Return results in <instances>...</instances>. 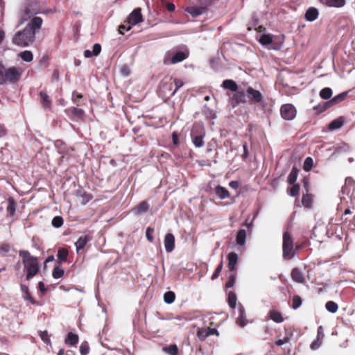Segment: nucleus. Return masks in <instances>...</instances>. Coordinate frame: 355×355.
Wrapping results in <instances>:
<instances>
[{
	"label": "nucleus",
	"instance_id": "f257e3e1",
	"mask_svg": "<svg viewBox=\"0 0 355 355\" xmlns=\"http://www.w3.org/2000/svg\"><path fill=\"white\" fill-rule=\"evenodd\" d=\"M43 20L40 17L31 19L23 31L17 32L12 37V43L19 46H27L35 39V33L41 28Z\"/></svg>",
	"mask_w": 355,
	"mask_h": 355
},
{
	"label": "nucleus",
	"instance_id": "f03ea898",
	"mask_svg": "<svg viewBox=\"0 0 355 355\" xmlns=\"http://www.w3.org/2000/svg\"><path fill=\"white\" fill-rule=\"evenodd\" d=\"M234 98L238 103L249 102L250 103L259 104L263 101L261 93L251 87H248L245 91H239L234 95Z\"/></svg>",
	"mask_w": 355,
	"mask_h": 355
},
{
	"label": "nucleus",
	"instance_id": "7ed1b4c3",
	"mask_svg": "<svg viewBox=\"0 0 355 355\" xmlns=\"http://www.w3.org/2000/svg\"><path fill=\"white\" fill-rule=\"evenodd\" d=\"M159 94L162 98H170L175 95L174 80L172 77H165L159 85Z\"/></svg>",
	"mask_w": 355,
	"mask_h": 355
},
{
	"label": "nucleus",
	"instance_id": "20e7f679",
	"mask_svg": "<svg viewBox=\"0 0 355 355\" xmlns=\"http://www.w3.org/2000/svg\"><path fill=\"white\" fill-rule=\"evenodd\" d=\"M283 257L285 259H291L294 255L293 241L291 234L286 232L283 234Z\"/></svg>",
	"mask_w": 355,
	"mask_h": 355
},
{
	"label": "nucleus",
	"instance_id": "39448f33",
	"mask_svg": "<svg viewBox=\"0 0 355 355\" xmlns=\"http://www.w3.org/2000/svg\"><path fill=\"white\" fill-rule=\"evenodd\" d=\"M205 132L202 125L197 124L195 125L191 130V136L193 145L196 148H200L204 146V137Z\"/></svg>",
	"mask_w": 355,
	"mask_h": 355
},
{
	"label": "nucleus",
	"instance_id": "423d86ee",
	"mask_svg": "<svg viewBox=\"0 0 355 355\" xmlns=\"http://www.w3.org/2000/svg\"><path fill=\"white\" fill-rule=\"evenodd\" d=\"M21 71L16 67L5 68L4 84L6 81L15 83L20 78Z\"/></svg>",
	"mask_w": 355,
	"mask_h": 355
},
{
	"label": "nucleus",
	"instance_id": "0eeeda50",
	"mask_svg": "<svg viewBox=\"0 0 355 355\" xmlns=\"http://www.w3.org/2000/svg\"><path fill=\"white\" fill-rule=\"evenodd\" d=\"M282 117L286 121L293 120L296 116L295 107L291 104H284L280 108Z\"/></svg>",
	"mask_w": 355,
	"mask_h": 355
},
{
	"label": "nucleus",
	"instance_id": "6e6552de",
	"mask_svg": "<svg viewBox=\"0 0 355 355\" xmlns=\"http://www.w3.org/2000/svg\"><path fill=\"white\" fill-rule=\"evenodd\" d=\"M24 266L27 269L26 279L29 280L31 278L33 277L39 270L36 258L31 259L28 262L25 263Z\"/></svg>",
	"mask_w": 355,
	"mask_h": 355
},
{
	"label": "nucleus",
	"instance_id": "1a4fd4ad",
	"mask_svg": "<svg viewBox=\"0 0 355 355\" xmlns=\"http://www.w3.org/2000/svg\"><path fill=\"white\" fill-rule=\"evenodd\" d=\"M142 21V15L140 8L135 9L128 16V22L131 25H136Z\"/></svg>",
	"mask_w": 355,
	"mask_h": 355
},
{
	"label": "nucleus",
	"instance_id": "9d476101",
	"mask_svg": "<svg viewBox=\"0 0 355 355\" xmlns=\"http://www.w3.org/2000/svg\"><path fill=\"white\" fill-rule=\"evenodd\" d=\"M35 14H37V11L32 10L30 8V6H26L24 10H21L19 12V17L21 19V20L17 25V27L22 25L25 21H26L28 19L31 18L33 15Z\"/></svg>",
	"mask_w": 355,
	"mask_h": 355
},
{
	"label": "nucleus",
	"instance_id": "9b49d317",
	"mask_svg": "<svg viewBox=\"0 0 355 355\" xmlns=\"http://www.w3.org/2000/svg\"><path fill=\"white\" fill-rule=\"evenodd\" d=\"M164 248L167 252H171L175 248V236L171 233H168L165 235Z\"/></svg>",
	"mask_w": 355,
	"mask_h": 355
},
{
	"label": "nucleus",
	"instance_id": "f8f14e48",
	"mask_svg": "<svg viewBox=\"0 0 355 355\" xmlns=\"http://www.w3.org/2000/svg\"><path fill=\"white\" fill-rule=\"evenodd\" d=\"M228 268L230 272H235L236 266L238 263V255L236 253L232 252L227 255Z\"/></svg>",
	"mask_w": 355,
	"mask_h": 355
},
{
	"label": "nucleus",
	"instance_id": "ddd939ff",
	"mask_svg": "<svg viewBox=\"0 0 355 355\" xmlns=\"http://www.w3.org/2000/svg\"><path fill=\"white\" fill-rule=\"evenodd\" d=\"M291 277L297 283H303L304 280L302 272L298 268H294L291 271Z\"/></svg>",
	"mask_w": 355,
	"mask_h": 355
},
{
	"label": "nucleus",
	"instance_id": "4468645a",
	"mask_svg": "<svg viewBox=\"0 0 355 355\" xmlns=\"http://www.w3.org/2000/svg\"><path fill=\"white\" fill-rule=\"evenodd\" d=\"M318 17V11L315 8H309L305 13L304 17L309 21L315 20Z\"/></svg>",
	"mask_w": 355,
	"mask_h": 355
},
{
	"label": "nucleus",
	"instance_id": "2eb2a0df",
	"mask_svg": "<svg viewBox=\"0 0 355 355\" xmlns=\"http://www.w3.org/2000/svg\"><path fill=\"white\" fill-rule=\"evenodd\" d=\"M222 87L225 89H230L236 93L239 91L238 90V85L236 82L230 79L225 80L223 82Z\"/></svg>",
	"mask_w": 355,
	"mask_h": 355
},
{
	"label": "nucleus",
	"instance_id": "dca6fc26",
	"mask_svg": "<svg viewBox=\"0 0 355 355\" xmlns=\"http://www.w3.org/2000/svg\"><path fill=\"white\" fill-rule=\"evenodd\" d=\"M343 122H344V118L342 116L338 117V118L333 120L329 124L328 128L329 130H331V131L339 129L343 125Z\"/></svg>",
	"mask_w": 355,
	"mask_h": 355
},
{
	"label": "nucleus",
	"instance_id": "f3484780",
	"mask_svg": "<svg viewBox=\"0 0 355 355\" xmlns=\"http://www.w3.org/2000/svg\"><path fill=\"white\" fill-rule=\"evenodd\" d=\"M149 206L148 204L145 202H141L137 207L132 209V211H134L136 214L140 215L148 210Z\"/></svg>",
	"mask_w": 355,
	"mask_h": 355
},
{
	"label": "nucleus",
	"instance_id": "a211bd4d",
	"mask_svg": "<svg viewBox=\"0 0 355 355\" xmlns=\"http://www.w3.org/2000/svg\"><path fill=\"white\" fill-rule=\"evenodd\" d=\"M90 239V236L87 235L80 236L75 243L77 252L83 249Z\"/></svg>",
	"mask_w": 355,
	"mask_h": 355
},
{
	"label": "nucleus",
	"instance_id": "6ab92c4d",
	"mask_svg": "<svg viewBox=\"0 0 355 355\" xmlns=\"http://www.w3.org/2000/svg\"><path fill=\"white\" fill-rule=\"evenodd\" d=\"M78 339L79 338L77 334L69 332L67 334L64 342L67 345L75 346L78 343Z\"/></svg>",
	"mask_w": 355,
	"mask_h": 355
},
{
	"label": "nucleus",
	"instance_id": "aec40b11",
	"mask_svg": "<svg viewBox=\"0 0 355 355\" xmlns=\"http://www.w3.org/2000/svg\"><path fill=\"white\" fill-rule=\"evenodd\" d=\"M215 191H216V195L220 199H225V198L230 197L229 191L225 187H221L220 185H218L217 187H216Z\"/></svg>",
	"mask_w": 355,
	"mask_h": 355
},
{
	"label": "nucleus",
	"instance_id": "412c9836",
	"mask_svg": "<svg viewBox=\"0 0 355 355\" xmlns=\"http://www.w3.org/2000/svg\"><path fill=\"white\" fill-rule=\"evenodd\" d=\"M7 216L12 217L15 212V202L12 198L8 199V206L6 208Z\"/></svg>",
	"mask_w": 355,
	"mask_h": 355
},
{
	"label": "nucleus",
	"instance_id": "4be33fe9",
	"mask_svg": "<svg viewBox=\"0 0 355 355\" xmlns=\"http://www.w3.org/2000/svg\"><path fill=\"white\" fill-rule=\"evenodd\" d=\"M347 94V92H343V93L336 96L331 101L327 102L325 103V105L327 107H328L331 105L336 104L338 103L343 101L346 98Z\"/></svg>",
	"mask_w": 355,
	"mask_h": 355
},
{
	"label": "nucleus",
	"instance_id": "5701e85b",
	"mask_svg": "<svg viewBox=\"0 0 355 355\" xmlns=\"http://www.w3.org/2000/svg\"><path fill=\"white\" fill-rule=\"evenodd\" d=\"M246 240V231L243 229L240 230L236 235V243L239 245H243Z\"/></svg>",
	"mask_w": 355,
	"mask_h": 355
},
{
	"label": "nucleus",
	"instance_id": "b1692460",
	"mask_svg": "<svg viewBox=\"0 0 355 355\" xmlns=\"http://www.w3.org/2000/svg\"><path fill=\"white\" fill-rule=\"evenodd\" d=\"M204 7H191L187 9V11L193 17H198L205 12Z\"/></svg>",
	"mask_w": 355,
	"mask_h": 355
},
{
	"label": "nucleus",
	"instance_id": "393cba45",
	"mask_svg": "<svg viewBox=\"0 0 355 355\" xmlns=\"http://www.w3.org/2000/svg\"><path fill=\"white\" fill-rule=\"evenodd\" d=\"M239 316L237 318V323L240 327H244L245 325V322L244 319L245 318V309L243 306L240 305L239 307Z\"/></svg>",
	"mask_w": 355,
	"mask_h": 355
},
{
	"label": "nucleus",
	"instance_id": "a878e982",
	"mask_svg": "<svg viewBox=\"0 0 355 355\" xmlns=\"http://www.w3.org/2000/svg\"><path fill=\"white\" fill-rule=\"evenodd\" d=\"M21 290L22 293H24V298L26 300L29 301L33 304H36L35 300L31 296V295L28 292V286H26L24 284H21Z\"/></svg>",
	"mask_w": 355,
	"mask_h": 355
},
{
	"label": "nucleus",
	"instance_id": "bb28decb",
	"mask_svg": "<svg viewBox=\"0 0 355 355\" xmlns=\"http://www.w3.org/2000/svg\"><path fill=\"white\" fill-rule=\"evenodd\" d=\"M322 3L329 6L341 7L345 3V0H320Z\"/></svg>",
	"mask_w": 355,
	"mask_h": 355
},
{
	"label": "nucleus",
	"instance_id": "cd10ccee",
	"mask_svg": "<svg viewBox=\"0 0 355 355\" xmlns=\"http://www.w3.org/2000/svg\"><path fill=\"white\" fill-rule=\"evenodd\" d=\"M187 57V54L182 51L177 52L171 58V63L175 64L182 62Z\"/></svg>",
	"mask_w": 355,
	"mask_h": 355
},
{
	"label": "nucleus",
	"instance_id": "c85d7f7f",
	"mask_svg": "<svg viewBox=\"0 0 355 355\" xmlns=\"http://www.w3.org/2000/svg\"><path fill=\"white\" fill-rule=\"evenodd\" d=\"M64 274V271L63 269L60 268V263H56V265L53 270L52 275L53 278L58 279L62 277Z\"/></svg>",
	"mask_w": 355,
	"mask_h": 355
},
{
	"label": "nucleus",
	"instance_id": "c756f323",
	"mask_svg": "<svg viewBox=\"0 0 355 355\" xmlns=\"http://www.w3.org/2000/svg\"><path fill=\"white\" fill-rule=\"evenodd\" d=\"M298 169L296 167H293L290 174L288 177V182L290 184H293L297 180V174H298Z\"/></svg>",
	"mask_w": 355,
	"mask_h": 355
},
{
	"label": "nucleus",
	"instance_id": "7c9ffc66",
	"mask_svg": "<svg viewBox=\"0 0 355 355\" xmlns=\"http://www.w3.org/2000/svg\"><path fill=\"white\" fill-rule=\"evenodd\" d=\"M270 318L275 322L280 323L283 321V318L281 313L272 310L269 313Z\"/></svg>",
	"mask_w": 355,
	"mask_h": 355
},
{
	"label": "nucleus",
	"instance_id": "2f4dec72",
	"mask_svg": "<svg viewBox=\"0 0 355 355\" xmlns=\"http://www.w3.org/2000/svg\"><path fill=\"white\" fill-rule=\"evenodd\" d=\"M41 101L44 107H49L51 106V101L49 100V96L44 91H41L40 93Z\"/></svg>",
	"mask_w": 355,
	"mask_h": 355
},
{
	"label": "nucleus",
	"instance_id": "473e14b6",
	"mask_svg": "<svg viewBox=\"0 0 355 355\" xmlns=\"http://www.w3.org/2000/svg\"><path fill=\"white\" fill-rule=\"evenodd\" d=\"M236 281V272H231V273L227 277V281L225 284V287L227 288H232Z\"/></svg>",
	"mask_w": 355,
	"mask_h": 355
},
{
	"label": "nucleus",
	"instance_id": "72a5a7b5",
	"mask_svg": "<svg viewBox=\"0 0 355 355\" xmlns=\"http://www.w3.org/2000/svg\"><path fill=\"white\" fill-rule=\"evenodd\" d=\"M162 349L170 355H177L178 353V348L176 345H171L168 347H164Z\"/></svg>",
	"mask_w": 355,
	"mask_h": 355
},
{
	"label": "nucleus",
	"instance_id": "f704fd0d",
	"mask_svg": "<svg viewBox=\"0 0 355 355\" xmlns=\"http://www.w3.org/2000/svg\"><path fill=\"white\" fill-rule=\"evenodd\" d=\"M20 58L25 62H31L33 59V55L31 51H24L19 53Z\"/></svg>",
	"mask_w": 355,
	"mask_h": 355
},
{
	"label": "nucleus",
	"instance_id": "c9c22d12",
	"mask_svg": "<svg viewBox=\"0 0 355 355\" xmlns=\"http://www.w3.org/2000/svg\"><path fill=\"white\" fill-rule=\"evenodd\" d=\"M325 307L329 312L332 313H336L338 309V304L333 301H328L326 303Z\"/></svg>",
	"mask_w": 355,
	"mask_h": 355
},
{
	"label": "nucleus",
	"instance_id": "e433bc0d",
	"mask_svg": "<svg viewBox=\"0 0 355 355\" xmlns=\"http://www.w3.org/2000/svg\"><path fill=\"white\" fill-rule=\"evenodd\" d=\"M331 95H332V90L329 87L323 88L320 92V97L325 100L329 99L331 96Z\"/></svg>",
	"mask_w": 355,
	"mask_h": 355
},
{
	"label": "nucleus",
	"instance_id": "4c0bfd02",
	"mask_svg": "<svg viewBox=\"0 0 355 355\" xmlns=\"http://www.w3.org/2000/svg\"><path fill=\"white\" fill-rule=\"evenodd\" d=\"M175 298V293L173 291H167L164 295V300L166 304H171Z\"/></svg>",
	"mask_w": 355,
	"mask_h": 355
},
{
	"label": "nucleus",
	"instance_id": "58836bf2",
	"mask_svg": "<svg viewBox=\"0 0 355 355\" xmlns=\"http://www.w3.org/2000/svg\"><path fill=\"white\" fill-rule=\"evenodd\" d=\"M272 42V36L271 35L263 34L260 37L259 42L263 45H268Z\"/></svg>",
	"mask_w": 355,
	"mask_h": 355
},
{
	"label": "nucleus",
	"instance_id": "ea45409f",
	"mask_svg": "<svg viewBox=\"0 0 355 355\" xmlns=\"http://www.w3.org/2000/svg\"><path fill=\"white\" fill-rule=\"evenodd\" d=\"M228 304H229L230 306L232 309H234L236 307V294L232 291H230L228 293Z\"/></svg>",
	"mask_w": 355,
	"mask_h": 355
},
{
	"label": "nucleus",
	"instance_id": "a19ab883",
	"mask_svg": "<svg viewBox=\"0 0 355 355\" xmlns=\"http://www.w3.org/2000/svg\"><path fill=\"white\" fill-rule=\"evenodd\" d=\"M19 254V256L23 258L24 264L25 263L28 262L31 259H35V257L31 256L29 252L26 251V250H20Z\"/></svg>",
	"mask_w": 355,
	"mask_h": 355
},
{
	"label": "nucleus",
	"instance_id": "79ce46f5",
	"mask_svg": "<svg viewBox=\"0 0 355 355\" xmlns=\"http://www.w3.org/2000/svg\"><path fill=\"white\" fill-rule=\"evenodd\" d=\"M58 258L62 261H66L68 256V250L65 248H60L58 251Z\"/></svg>",
	"mask_w": 355,
	"mask_h": 355
},
{
	"label": "nucleus",
	"instance_id": "37998d69",
	"mask_svg": "<svg viewBox=\"0 0 355 355\" xmlns=\"http://www.w3.org/2000/svg\"><path fill=\"white\" fill-rule=\"evenodd\" d=\"M302 202L304 207H311L312 205L311 196L309 194L303 195Z\"/></svg>",
	"mask_w": 355,
	"mask_h": 355
},
{
	"label": "nucleus",
	"instance_id": "c03bdc74",
	"mask_svg": "<svg viewBox=\"0 0 355 355\" xmlns=\"http://www.w3.org/2000/svg\"><path fill=\"white\" fill-rule=\"evenodd\" d=\"M197 336L199 340L202 341L205 340L209 336L207 329H198L197 331Z\"/></svg>",
	"mask_w": 355,
	"mask_h": 355
},
{
	"label": "nucleus",
	"instance_id": "a18cd8bd",
	"mask_svg": "<svg viewBox=\"0 0 355 355\" xmlns=\"http://www.w3.org/2000/svg\"><path fill=\"white\" fill-rule=\"evenodd\" d=\"M302 298L299 295H294L293 297V303H292V308L294 309H297L299 308L302 304Z\"/></svg>",
	"mask_w": 355,
	"mask_h": 355
},
{
	"label": "nucleus",
	"instance_id": "49530a36",
	"mask_svg": "<svg viewBox=\"0 0 355 355\" xmlns=\"http://www.w3.org/2000/svg\"><path fill=\"white\" fill-rule=\"evenodd\" d=\"M313 159L311 157H306L304 162V166H303L304 170L306 171H310L313 166Z\"/></svg>",
	"mask_w": 355,
	"mask_h": 355
},
{
	"label": "nucleus",
	"instance_id": "de8ad7c7",
	"mask_svg": "<svg viewBox=\"0 0 355 355\" xmlns=\"http://www.w3.org/2000/svg\"><path fill=\"white\" fill-rule=\"evenodd\" d=\"M51 223L56 228L60 227L63 225V219L61 216H55Z\"/></svg>",
	"mask_w": 355,
	"mask_h": 355
},
{
	"label": "nucleus",
	"instance_id": "09e8293b",
	"mask_svg": "<svg viewBox=\"0 0 355 355\" xmlns=\"http://www.w3.org/2000/svg\"><path fill=\"white\" fill-rule=\"evenodd\" d=\"M89 352V347L87 342H83L80 346V352L82 355H87Z\"/></svg>",
	"mask_w": 355,
	"mask_h": 355
},
{
	"label": "nucleus",
	"instance_id": "8fccbe9b",
	"mask_svg": "<svg viewBox=\"0 0 355 355\" xmlns=\"http://www.w3.org/2000/svg\"><path fill=\"white\" fill-rule=\"evenodd\" d=\"M11 249V246L8 243H3L0 245V253L3 255L7 254Z\"/></svg>",
	"mask_w": 355,
	"mask_h": 355
},
{
	"label": "nucleus",
	"instance_id": "3c124183",
	"mask_svg": "<svg viewBox=\"0 0 355 355\" xmlns=\"http://www.w3.org/2000/svg\"><path fill=\"white\" fill-rule=\"evenodd\" d=\"M300 192V185L298 184H293V187L289 191V195L294 197L297 196Z\"/></svg>",
	"mask_w": 355,
	"mask_h": 355
},
{
	"label": "nucleus",
	"instance_id": "603ef678",
	"mask_svg": "<svg viewBox=\"0 0 355 355\" xmlns=\"http://www.w3.org/2000/svg\"><path fill=\"white\" fill-rule=\"evenodd\" d=\"M70 111L72 114L78 117H82L83 116L84 112L82 109L77 107L70 108Z\"/></svg>",
	"mask_w": 355,
	"mask_h": 355
},
{
	"label": "nucleus",
	"instance_id": "864d4df0",
	"mask_svg": "<svg viewBox=\"0 0 355 355\" xmlns=\"http://www.w3.org/2000/svg\"><path fill=\"white\" fill-rule=\"evenodd\" d=\"M154 232V229L150 227H148L146 230V236L148 241L152 242L154 239L153 236V233Z\"/></svg>",
	"mask_w": 355,
	"mask_h": 355
},
{
	"label": "nucleus",
	"instance_id": "5fc2aeb1",
	"mask_svg": "<svg viewBox=\"0 0 355 355\" xmlns=\"http://www.w3.org/2000/svg\"><path fill=\"white\" fill-rule=\"evenodd\" d=\"M83 97V96L81 94H78L77 92L74 91L72 94V100L73 102L76 104L77 105H79V101Z\"/></svg>",
	"mask_w": 355,
	"mask_h": 355
},
{
	"label": "nucleus",
	"instance_id": "6e6d98bb",
	"mask_svg": "<svg viewBox=\"0 0 355 355\" xmlns=\"http://www.w3.org/2000/svg\"><path fill=\"white\" fill-rule=\"evenodd\" d=\"M5 75V67L2 64L1 62H0V85L4 84V76Z\"/></svg>",
	"mask_w": 355,
	"mask_h": 355
},
{
	"label": "nucleus",
	"instance_id": "4d7b16f0",
	"mask_svg": "<svg viewBox=\"0 0 355 355\" xmlns=\"http://www.w3.org/2000/svg\"><path fill=\"white\" fill-rule=\"evenodd\" d=\"M222 269H223V262H220V264L216 268L215 272L212 275L211 279L213 280L216 279V278H218V277L219 276Z\"/></svg>",
	"mask_w": 355,
	"mask_h": 355
},
{
	"label": "nucleus",
	"instance_id": "13d9d810",
	"mask_svg": "<svg viewBox=\"0 0 355 355\" xmlns=\"http://www.w3.org/2000/svg\"><path fill=\"white\" fill-rule=\"evenodd\" d=\"M101 51V44L96 43L93 46L92 54L94 56H97Z\"/></svg>",
	"mask_w": 355,
	"mask_h": 355
},
{
	"label": "nucleus",
	"instance_id": "bf43d9fd",
	"mask_svg": "<svg viewBox=\"0 0 355 355\" xmlns=\"http://www.w3.org/2000/svg\"><path fill=\"white\" fill-rule=\"evenodd\" d=\"M174 80V90H175V93L177 91L183 86L184 83L182 80L173 78Z\"/></svg>",
	"mask_w": 355,
	"mask_h": 355
},
{
	"label": "nucleus",
	"instance_id": "052dcab7",
	"mask_svg": "<svg viewBox=\"0 0 355 355\" xmlns=\"http://www.w3.org/2000/svg\"><path fill=\"white\" fill-rule=\"evenodd\" d=\"M41 339L46 343H49L50 342V339L49 338L48 332L46 331H41L40 334Z\"/></svg>",
	"mask_w": 355,
	"mask_h": 355
},
{
	"label": "nucleus",
	"instance_id": "680f3d73",
	"mask_svg": "<svg viewBox=\"0 0 355 355\" xmlns=\"http://www.w3.org/2000/svg\"><path fill=\"white\" fill-rule=\"evenodd\" d=\"M78 193H79V195H81L83 198V201H82L83 204H85L92 198V196L89 194H87L85 192H84L82 195L81 192L78 191Z\"/></svg>",
	"mask_w": 355,
	"mask_h": 355
},
{
	"label": "nucleus",
	"instance_id": "e2e57ef3",
	"mask_svg": "<svg viewBox=\"0 0 355 355\" xmlns=\"http://www.w3.org/2000/svg\"><path fill=\"white\" fill-rule=\"evenodd\" d=\"M131 24L128 25V26H126L125 25H121L119 28V33L120 34H124V31H129L130 30L131 28Z\"/></svg>",
	"mask_w": 355,
	"mask_h": 355
},
{
	"label": "nucleus",
	"instance_id": "0e129e2a",
	"mask_svg": "<svg viewBox=\"0 0 355 355\" xmlns=\"http://www.w3.org/2000/svg\"><path fill=\"white\" fill-rule=\"evenodd\" d=\"M320 339L315 340L311 345V348L313 350L317 349L320 345Z\"/></svg>",
	"mask_w": 355,
	"mask_h": 355
},
{
	"label": "nucleus",
	"instance_id": "69168bd1",
	"mask_svg": "<svg viewBox=\"0 0 355 355\" xmlns=\"http://www.w3.org/2000/svg\"><path fill=\"white\" fill-rule=\"evenodd\" d=\"M243 153L242 155V157L243 159H246L249 156V152H248V146H247L246 143H245L243 145Z\"/></svg>",
	"mask_w": 355,
	"mask_h": 355
},
{
	"label": "nucleus",
	"instance_id": "338daca9",
	"mask_svg": "<svg viewBox=\"0 0 355 355\" xmlns=\"http://www.w3.org/2000/svg\"><path fill=\"white\" fill-rule=\"evenodd\" d=\"M353 182V180L352 178H347L345 180V187L343 188V193L347 192V184H351Z\"/></svg>",
	"mask_w": 355,
	"mask_h": 355
},
{
	"label": "nucleus",
	"instance_id": "774afa93",
	"mask_svg": "<svg viewBox=\"0 0 355 355\" xmlns=\"http://www.w3.org/2000/svg\"><path fill=\"white\" fill-rule=\"evenodd\" d=\"M207 330L209 336L211 335H214V334L218 336V334H219L218 330L215 328H208V329H207Z\"/></svg>",
	"mask_w": 355,
	"mask_h": 355
}]
</instances>
